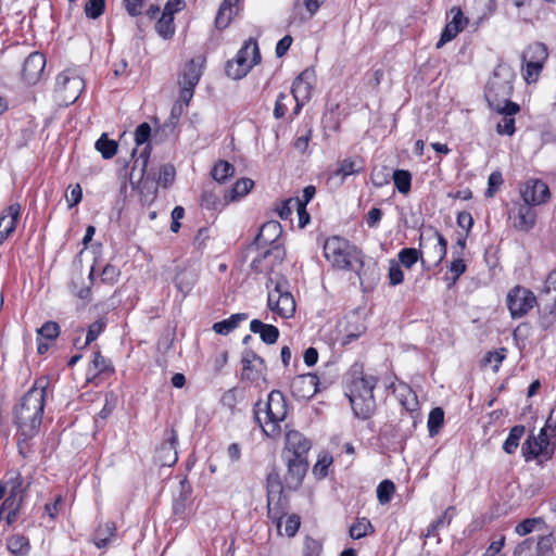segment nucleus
Here are the masks:
<instances>
[{"label":"nucleus","mask_w":556,"mask_h":556,"mask_svg":"<svg viewBox=\"0 0 556 556\" xmlns=\"http://www.w3.org/2000/svg\"><path fill=\"white\" fill-rule=\"evenodd\" d=\"M324 255L333 268L355 273L364 292H369L377 286L380 278L377 264L367 260L348 240L338 236L328 238L324 243Z\"/></svg>","instance_id":"f257e3e1"},{"label":"nucleus","mask_w":556,"mask_h":556,"mask_svg":"<svg viewBox=\"0 0 556 556\" xmlns=\"http://www.w3.org/2000/svg\"><path fill=\"white\" fill-rule=\"evenodd\" d=\"M47 386L45 378L38 379L14 409V422L24 440L33 438L39 431Z\"/></svg>","instance_id":"f03ea898"},{"label":"nucleus","mask_w":556,"mask_h":556,"mask_svg":"<svg viewBox=\"0 0 556 556\" xmlns=\"http://www.w3.org/2000/svg\"><path fill=\"white\" fill-rule=\"evenodd\" d=\"M514 77L508 66L500 65L494 70L485 88L489 105L503 115H515L520 110L517 103L510 101Z\"/></svg>","instance_id":"7ed1b4c3"},{"label":"nucleus","mask_w":556,"mask_h":556,"mask_svg":"<svg viewBox=\"0 0 556 556\" xmlns=\"http://www.w3.org/2000/svg\"><path fill=\"white\" fill-rule=\"evenodd\" d=\"M288 415V406L285 395L279 390H273L267 400L257 402L254 406V417L263 433L271 439H277L281 434V422Z\"/></svg>","instance_id":"20e7f679"},{"label":"nucleus","mask_w":556,"mask_h":556,"mask_svg":"<svg viewBox=\"0 0 556 556\" xmlns=\"http://www.w3.org/2000/svg\"><path fill=\"white\" fill-rule=\"evenodd\" d=\"M269 285L274 287L268 290L267 307L280 316L281 318H291L294 316L296 309L295 300L290 291L289 281L286 278L269 279Z\"/></svg>","instance_id":"39448f33"},{"label":"nucleus","mask_w":556,"mask_h":556,"mask_svg":"<svg viewBox=\"0 0 556 556\" xmlns=\"http://www.w3.org/2000/svg\"><path fill=\"white\" fill-rule=\"evenodd\" d=\"M261 61L260 49L256 40L248 39L232 61L226 64V74L232 79H241L250 70Z\"/></svg>","instance_id":"423d86ee"},{"label":"nucleus","mask_w":556,"mask_h":556,"mask_svg":"<svg viewBox=\"0 0 556 556\" xmlns=\"http://www.w3.org/2000/svg\"><path fill=\"white\" fill-rule=\"evenodd\" d=\"M85 89V81L76 70L63 71L56 77V94L63 105L73 104Z\"/></svg>","instance_id":"0eeeda50"},{"label":"nucleus","mask_w":556,"mask_h":556,"mask_svg":"<svg viewBox=\"0 0 556 556\" xmlns=\"http://www.w3.org/2000/svg\"><path fill=\"white\" fill-rule=\"evenodd\" d=\"M556 447V432L545 425L540 433L530 435L522 446L523 454L531 457L549 458Z\"/></svg>","instance_id":"6e6552de"},{"label":"nucleus","mask_w":556,"mask_h":556,"mask_svg":"<svg viewBox=\"0 0 556 556\" xmlns=\"http://www.w3.org/2000/svg\"><path fill=\"white\" fill-rule=\"evenodd\" d=\"M547 56V48L541 42L530 45L523 52V77L528 84L535 83L538 80Z\"/></svg>","instance_id":"1a4fd4ad"},{"label":"nucleus","mask_w":556,"mask_h":556,"mask_svg":"<svg viewBox=\"0 0 556 556\" xmlns=\"http://www.w3.org/2000/svg\"><path fill=\"white\" fill-rule=\"evenodd\" d=\"M506 303L510 316L513 318H521L534 307L538 300L531 290L516 286L507 293Z\"/></svg>","instance_id":"9d476101"},{"label":"nucleus","mask_w":556,"mask_h":556,"mask_svg":"<svg viewBox=\"0 0 556 556\" xmlns=\"http://www.w3.org/2000/svg\"><path fill=\"white\" fill-rule=\"evenodd\" d=\"M425 256L421 257V265L426 269H430L431 266H438L444 260L447 253V241L437 230H431L426 238Z\"/></svg>","instance_id":"9b49d317"},{"label":"nucleus","mask_w":556,"mask_h":556,"mask_svg":"<svg viewBox=\"0 0 556 556\" xmlns=\"http://www.w3.org/2000/svg\"><path fill=\"white\" fill-rule=\"evenodd\" d=\"M315 83V74L311 70L303 71L293 81L291 93L295 101L294 114H299L302 106L311 99Z\"/></svg>","instance_id":"f8f14e48"},{"label":"nucleus","mask_w":556,"mask_h":556,"mask_svg":"<svg viewBox=\"0 0 556 556\" xmlns=\"http://www.w3.org/2000/svg\"><path fill=\"white\" fill-rule=\"evenodd\" d=\"M285 450L287 457H307V453L312 447L311 441L300 431L285 426Z\"/></svg>","instance_id":"ddd939ff"},{"label":"nucleus","mask_w":556,"mask_h":556,"mask_svg":"<svg viewBox=\"0 0 556 556\" xmlns=\"http://www.w3.org/2000/svg\"><path fill=\"white\" fill-rule=\"evenodd\" d=\"M509 220L515 229L529 231L536 220L535 210L526 203H517L509 211Z\"/></svg>","instance_id":"4468645a"},{"label":"nucleus","mask_w":556,"mask_h":556,"mask_svg":"<svg viewBox=\"0 0 556 556\" xmlns=\"http://www.w3.org/2000/svg\"><path fill=\"white\" fill-rule=\"evenodd\" d=\"M523 203L530 206L544 203L549 198L547 185L541 180H529L520 189Z\"/></svg>","instance_id":"2eb2a0df"},{"label":"nucleus","mask_w":556,"mask_h":556,"mask_svg":"<svg viewBox=\"0 0 556 556\" xmlns=\"http://www.w3.org/2000/svg\"><path fill=\"white\" fill-rule=\"evenodd\" d=\"M318 377L314 374L296 376L291 382V392L299 400H308L317 392Z\"/></svg>","instance_id":"dca6fc26"},{"label":"nucleus","mask_w":556,"mask_h":556,"mask_svg":"<svg viewBox=\"0 0 556 556\" xmlns=\"http://www.w3.org/2000/svg\"><path fill=\"white\" fill-rule=\"evenodd\" d=\"M287 466L286 484L290 489H296L307 472V457H287Z\"/></svg>","instance_id":"f3484780"},{"label":"nucleus","mask_w":556,"mask_h":556,"mask_svg":"<svg viewBox=\"0 0 556 556\" xmlns=\"http://www.w3.org/2000/svg\"><path fill=\"white\" fill-rule=\"evenodd\" d=\"M21 216V205L13 203L0 214V244H2L16 229Z\"/></svg>","instance_id":"a211bd4d"},{"label":"nucleus","mask_w":556,"mask_h":556,"mask_svg":"<svg viewBox=\"0 0 556 556\" xmlns=\"http://www.w3.org/2000/svg\"><path fill=\"white\" fill-rule=\"evenodd\" d=\"M451 14L453 15V18L445 25L441 34V38L437 43V48H441L446 42L454 39L467 24V18L463 15V12L458 7H453L451 9Z\"/></svg>","instance_id":"6ab92c4d"},{"label":"nucleus","mask_w":556,"mask_h":556,"mask_svg":"<svg viewBox=\"0 0 556 556\" xmlns=\"http://www.w3.org/2000/svg\"><path fill=\"white\" fill-rule=\"evenodd\" d=\"M46 66L45 55L40 52L30 53L23 66V77L28 84H35L43 73Z\"/></svg>","instance_id":"aec40b11"},{"label":"nucleus","mask_w":556,"mask_h":556,"mask_svg":"<svg viewBox=\"0 0 556 556\" xmlns=\"http://www.w3.org/2000/svg\"><path fill=\"white\" fill-rule=\"evenodd\" d=\"M348 396L355 416L367 419L372 415L376 407L374 394L366 391L365 394H349Z\"/></svg>","instance_id":"412c9836"},{"label":"nucleus","mask_w":556,"mask_h":556,"mask_svg":"<svg viewBox=\"0 0 556 556\" xmlns=\"http://www.w3.org/2000/svg\"><path fill=\"white\" fill-rule=\"evenodd\" d=\"M242 378L249 381L257 380L265 367L264 361L253 352H245L242 357Z\"/></svg>","instance_id":"4be33fe9"},{"label":"nucleus","mask_w":556,"mask_h":556,"mask_svg":"<svg viewBox=\"0 0 556 556\" xmlns=\"http://www.w3.org/2000/svg\"><path fill=\"white\" fill-rule=\"evenodd\" d=\"M268 484V517L273 519V521L276 523L277 531L279 534H282L281 526L283 521V517L279 515L278 511H276V508L273 507V502L275 500V495L278 494V497H280L281 494V485L278 481L277 476H269L267 479Z\"/></svg>","instance_id":"5701e85b"},{"label":"nucleus","mask_w":556,"mask_h":556,"mask_svg":"<svg viewBox=\"0 0 556 556\" xmlns=\"http://www.w3.org/2000/svg\"><path fill=\"white\" fill-rule=\"evenodd\" d=\"M204 61V58L198 56L186 64L180 84L195 88L202 75Z\"/></svg>","instance_id":"b1692460"},{"label":"nucleus","mask_w":556,"mask_h":556,"mask_svg":"<svg viewBox=\"0 0 556 556\" xmlns=\"http://www.w3.org/2000/svg\"><path fill=\"white\" fill-rule=\"evenodd\" d=\"M281 232L282 228L278 222H267L262 226L256 237V243L258 245L275 244Z\"/></svg>","instance_id":"393cba45"},{"label":"nucleus","mask_w":556,"mask_h":556,"mask_svg":"<svg viewBox=\"0 0 556 556\" xmlns=\"http://www.w3.org/2000/svg\"><path fill=\"white\" fill-rule=\"evenodd\" d=\"M239 0H224L217 12L215 24L219 29L226 28L238 12Z\"/></svg>","instance_id":"a878e982"},{"label":"nucleus","mask_w":556,"mask_h":556,"mask_svg":"<svg viewBox=\"0 0 556 556\" xmlns=\"http://www.w3.org/2000/svg\"><path fill=\"white\" fill-rule=\"evenodd\" d=\"M250 330L253 333H258L262 341L267 344H274L279 338V330L277 327L264 324L260 319L251 320Z\"/></svg>","instance_id":"bb28decb"},{"label":"nucleus","mask_w":556,"mask_h":556,"mask_svg":"<svg viewBox=\"0 0 556 556\" xmlns=\"http://www.w3.org/2000/svg\"><path fill=\"white\" fill-rule=\"evenodd\" d=\"M23 503V496L8 495L3 504L0 506V510L5 515L8 525H12L17 519V514Z\"/></svg>","instance_id":"cd10ccee"},{"label":"nucleus","mask_w":556,"mask_h":556,"mask_svg":"<svg viewBox=\"0 0 556 556\" xmlns=\"http://www.w3.org/2000/svg\"><path fill=\"white\" fill-rule=\"evenodd\" d=\"M116 535L115 522L108 521L104 525L99 526L94 533L93 542L98 548H105L111 539Z\"/></svg>","instance_id":"c85d7f7f"},{"label":"nucleus","mask_w":556,"mask_h":556,"mask_svg":"<svg viewBox=\"0 0 556 556\" xmlns=\"http://www.w3.org/2000/svg\"><path fill=\"white\" fill-rule=\"evenodd\" d=\"M177 437L176 434H173L169 441L162 444V446L159 450V460L162 463L163 466H172L174 465L177 459Z\"/></svg>","instance_id":"c756f323"},{"label":"nucleus","mask_w":556,"mask_h":556,"mask_svg":"<svg viewBox=\"0 0 556 556\" xmlns=\"http://www.w3.org/2000/svg\"><path fill=\"white\" fill-rule=\"evenodd\" d=\"M247 318H248V315L244 313L233 314L227 319L215 323L213 325V330L218 334L226 336V334L230 333L233 329H236L238 327V325L241 321L245 320Z\"/></svg>","instance_id":"7c9ffc66"},{"label":"nucleus","mask_w":556,"mask_h":556,"mask_svg":"<svg viewBox=\"0 0 556 556\" xmlns=\"http://www.w3.org/2000/svg\"><path fill=\"white\" fill-rule=\"evenodd\" d=\"M7 547L14 556H26L30 549L28 539L21 534L11 535L7 541Z\"/></svg>","instance_id":"2f4dec72"},{"label":"nucleus","mask_w":556,"mask_h":556,"mask_svg":"<svg viewBox=\"0 0 556 556\" xmlns=\"http://www.w3.org/2000/svg\"><path fill=\"white\" fill-rule=\"evenodd\" d=\"M375 387H376V379L372 376L356 377L351 382L349 394H365L366 391L369 394H372Z\"/></svg>","instance_id":"473e14b6"},{"label":"nucleus","mask_w":556,"mask_h":556,"mask_svg":"<svg viewBox=\"0 0 556 556\" xmlns=\"http://www.w3.org/2000/svg\"><path fill=\"white\" fill-rule=\"evenodd\" d=\"M254 182L250 178H241L235 182L230 191L225 194L227 202L235 201L241 197H244L253 188Z\"/></svg>","instance_id":"72a5a7b5"},{"label":"nucleus","mask_w":556,"mask_h":556,"mask_svg":"<svg viewBox=\"0 0 556 556\" xmlns=\"http://www.w3.org/2000/svg\"><path fill=\"white\" fill-rule=\"evenodd\" d=\"M363 170V164L359 159H344L339 163V166L336 170L337 176H341L342 178H346L351 175H356Z\"/></svg>","instance_id":"f704fd0d"},{"label":"nucleus","mask_w":556,"mask_h":556,"mask_svg":"<svg viewBox=\"0 0 556 556\" xmlns=\"http://www.w3.org/2000/svg\"><path fill=\"white\" fill-rule=\"evenodd\" d=\"M235 174V167L227 161H218L212 168L211 175L218 184H224Z\"/></svg>","instance_id":"c9c22d12"},{"label":"nucleus","mask_w":556,"mask_h":556,"mask_svg":"<svg viewBox=\"0 0 556 556\" xmlns=\"http://www.w3.org/2000/svg\"><path fill=\"white\" fill-rule=\"evenodd\" d=\"M156 33L164 39H169L175 34L174 16L162 13L155 24Z\"/></svg>","instance_id":"e433bc0d"},{"label":"nucleus","mask_w":556,"mask_h":556,"mask_svg":"<svg viewBox=\"0 0 556 556\" xmlns=\"http://www.w3.org/2000/svg\"><path fill=\"white\" fill-rule=\"evenodd\" d=\"M397 256L400 265L402 264L405 268H412L418 261L421 262L424 252L414 248H405L399 252Z\"/></svg>","instance_id":"4c0bfd02"},{"label":"nucleus","mask_w":556,"mask_h":556,"mask_svg":"<svg viewBox=\"0 0 556 556\" xmlns=\"http://www.w3.org/2000/svg\"><path fill=\"white\" fill-rule=\"evenodd\" d=\"M372 532L374 527L367 518L357 519L349 529L350 538L353 540H359Z\"/></svg>","instance_id":"58836bf2"},{"label":"nucleus","mask_w":556,"mask_h":556,"mask_svg":"<svg viewBox=\"0 0 556 556\" xmlns=\"http://www.w3.org/2000/svg\"><path fill=\"white\" fill-rule=\"evenodd\" d=\"M525 434V427L523 426H515L510 429L509 434L507 439L505 440L503 444V450L507 454H513L516 452L519 441Z\"/></svg>","instance_id":"ea45409f"},{"label":"nucleus","mask_w":556,"mask_h":556,"mask_svg":"<svg viewBox=\"0 0 556 556\" xmlns=\"http://www.w3.org/2000/svg\"><path fill=\"white\" fill-rule=\"evenodd\" d=\"M393 182L400 193L407 194L410 191L412 175L408 170L396 169L393 173Z\"/></svg>","instance_id":"a19ab883"},{"label":"nucleus","mask_w":556,"mask_h":556,"mask_svg":"<svg viewBox=\"0 0 556 556\" xmlns=\"http://www.w3.org/2000/svg\"><path fill=\"white\" fill-rule=\"evenodd\" d=\"M96 149L101 153L103 159H112L117 152V143L114 140H110L105 134H103L96 142Z\"/></svg>","instance_id":"79ce46f5"},{"label":"nucleus","mask_w":556,"mask_h":556,"mask_svg":"<svg viewBox=\"0 0 556 556\" xmlns=\"http://www.w3.org/2000/svg\"><path fill=\"white\" fill-rule=\"evenodd\" d=\"M444 422V412L441 407L431 409L428 416V430L431 437L438 434Z\"/></svg>","instance_id":"37998d69"},{"label":"nucleus","mask_w":556,"mask_h":556,"mask_svg":"<svg viewBox=\"0 0 556 556\" xmlns=\"http://www.w3.org/2000/svg\"><path fill=\"white\" fill-rule=\"evenodd\" d=\"M395 492V485L391 480H383L377 486V498L381 505L388 504Z\"/></svg>","instance_id":"c03bdc74"},{"label":"nucleus","mask_w":556,"mask_h":556,"mask_svg":"<svg viewBox=\"0 0 556 556\" xmlns=\"http://www.w3.org/2000/svg\"><path fill=\"white\" fill-rule=\"evenodd\" d=\"M269 257H274L275 260L281 262L282 258H283V251L281 249H279L278 245H275L270 250H267L266 252H264L262 258L253 260L252 263H251V267L255 271H260V273L264 271L265 268L262 266V261L263 260H267Z\"/></svg>","instance_id":"a18cd8bd"},{"label":"nucleus","mask_w":556,"mask_h":556,"mask_svg":"<svg viewBox=\"0 0 556 556\" xmlns=\"http://www.w3.org/2000/svg\"><path fill=\"white\" fill-rule=\"evenodd\" d=\"M544 292L549 298L547 299L551 312L556 307V269L551 271L544 285Z\"/></svg>","instance_id":"49530a36"},{"label":"nucleus","mask_w":556,"mask_h":556,"mask_svg":"<svg viewBox=\"0 0 556 556\" xmlns=\"http://www.w3.org/2000/svg\"><path fill=\"white\" fill-rule=\"evenodd\" d=\"M197 281L194 273H181L176 278V287L184 294H188Z\"/></svg>","instance_id":"de8ad7c7"},{"label":"nucleus","mask_w":556,"mask_h":556,"mask_svg":"<svg viewBox=\"0 0 556 556\" xmlns=\"http://www.w3.org/2000/svg\"><path fill=\"white\" fill-rule=\"evenodd\" d=\"M59 333L60 327L54 321H47L37 330L39 339H47L49 341L55 340Z\"/></svg>","instance_id":"09e8293b"},{"label":"nucleus","mask_w":556,"mask_h":556,"mask_svg":"<svg viewBox=\"0 0 556 556\" xmlns=\"http://www.w3.org/2000/svg\"><path fill=\"white\" fill-rule=\"evenodd\" d=\"M105 9V0H89L85 4V14L88 18L96 20L101 16Z\"/></svg>","instance_id":"8fccbe9b"},{"label":"nucleus","mask_w":556,"mask_h":556,"mask_svg":"<svg viewBox=\"0 0 556 556\" xmlns=\"http://www.w3.org/2000/svg\"><path fill=\"white\" fill-rule=\"evenodd\" d=\"M389 283L391 286H397L404 280V273L399 262L391 260L389 263Z\"/></svg>","instance_id":"3c124183"},{"label":"nucleus","mask_w":556,"mask_h":556,"mask_svg":"<svg viewBox=\"0 0 556 556\" xmlns=\"http://www.w3.org/2000/svg\"><path fill=\"white\" fill-rule=\"evenodd\" d=\"M300 201V198H290L283 202L280 203V205L277 207V213L281 219H288L293 210H296L298 203Z\"/></svg>","instance_id":"603ef678"},{"label":"nucleus","mask_w":556,"mask_h":556,"mask_svg":"<svg viewBox=\"0 0 556 556\" xmlns=\"http://www.w3.org/2000/svg\"><path fill=\"white\" fill-rule=\"evenodd\" d=\"M9 489L10 495L23 496V481L22 477L18 472H15L5 483H3Z\"/></svg>","instance_id":"864d4df0"},{"label":"nucleus","mask_w":556,"mask_h":556,"mask_svg":"<svg viewBox=\"0 0 556 556\" xmlns=\"http://www.w3.org/2000/svg\"><path fill=\"white\" fill-rule=\"evenodd\" d=\"M514 115H504V117L497 123L496 131L498 135L513 136L515 132V119Z\"/></svg>","instance_id":"5fc2aeb1"},{"label":"nucleus","mask_w":556,"mask_h":556,"mask_svg":"<svg viewBox=\"0 0 556 556\" xmlns=\"http://www.w3.org/2000/svg\"><path fill=\"white\" fill-rule=\"evenodd\" d=\"M105 327V321L103 319H98L92 323L87 331L85 346L93 342L103 331Z\"/></svg>","instance_id":"6e6d98bb"},{"label":"nucleus","mask_w":556,"mask_h":556,"mask_svg":"<svg viewBox=\"0 0 556 556\" xmlns=\"http://www.w3.org/2000/svg\"><path fill=\"white\" fill-rule=\"evenodd\" d=\"M454 511H455V509H454L453 507H448V508L444 511V514H443V515H442V516H441L437 521H434V522L431 525L430 529L428 530L427 535H428V536H430V535H432V534H433V532H434L437 529H439L440 527H444V526H446V525H450L451 519H452V517H453V515H454Z\"/></svg>","instance_id":"4d7b16f0"},{"label":"nucleus","mask_w":556,"mask_h":556,"mask_svg":"<svg viewBox=\"0 0 556 556\" xmlns=\"http://www.w3.org/2000/svg\"><path fill=\"white\" fill-rule=\"evenodd\" d=\"M332 463V458L328 455H324L318 459L313 468V472L316 477L325 478L328 475V467Z\"/></svg>","instance_id":"13d9d810"},{"label":"nucleus","mask_w":556,"mask_h":556,"mask_svg":"<svg viewBox=\"0 0 556 556\" xmlns=\"http://www.w3.org/2000/svg\"><path fill=\"white\" fill-rule=\"evenodd\" d=\"M300 517L298 515H290L285 520V532L283 534L291 538L294 536L300 528Z\"/></svg>","instance_id":"bf43d9fd"},{"label":"nucleus","mask_w":556,"mask_h":556,"mask_svg":"<svg viewBox=\"0 0 556 556\" xmlns=\"http://www.w3.org/2000/svg\"><path fill=\"white\" fill-rule=\"evenodd\" d=\"M151 135V127L148 123L140 124L135 131V141L137 146L148 142Z\"/></svg>","instance_id":"052dcab7"},{"label":"nucleus","mask_w":556,"mask_h":556,"mask_svg":"<svg viewBox=\"0 0 556 556\" xmlns=\"http://www.w3.org/2000/svg\"><path fill=\"white\" fill-rule=\"evenodd\" d=\"M503 184V177L500 172H493L488 179L489 188L485 192L486 197H493L496 190Z\"/></svg>","instance_id":"680f3d73"},{"label":"nucleus","mask_w":556,"mask_h":556,"mask_svg":"<svg viewBox=\"0 0 556 556\" xmlns=\"http://www.w3.org/2000/svg\"><path fill=\"white\" fill-rule=\"evenodd\" d=\"M287 100H290L288 94L282 92L279 93L274 109V115L276 118H281L286 115L288 111V104L286 103Z\"/></svg>","instance_id":"e2e57ef3"},{"label":"nucleus","mask_w":556,"mask_h":556,"mask_svg":"<svg viewBox=\"0 0 556 556\" xmlns=\"http://www.w3.org/2000/svg\"><path fill=\"white\" fill-rule=\"evenodd\" d=\"M193 92H194V87L181 85L179 100H178V103L174 106L173 111H176L177 108H179V110L181 111V109H182L181 103H184L187 106L193 97Z\"/></svg>","instance_id":"0e129e2a"},{"label":"nucleus","mask_w":556,"mask_h":556,"mask_svg":"<svg viewBox=\"0 0 556 556\" xmlns=\"http://www.w3.org/2000/svg\"><path fill=\"white\" fill-rule=\"evenodd\" d=\"M540 521L539 518L526 519L516 526V533L521 536L527 535L534 530L535 525Z\"/></svg>","instance_id":"69168bd1"},{"label":"nucleus","mask_w":556,"mask_h":556,"mask_svg":"<svg viewBox=\"0 0 556 556\" xmlns=\"http://www.w3.org/2000/svg\"><path fill=\"white\" fill-rule=\"evenodd\" d=\"M70 188L71 190L70 193L66 194V200L68 203V207H73L81 201L83 190L79 184L71 186Z\"/></svg>","instance_id":"338daca9"},{"label":"nucleus","mask_w":556,"mask_h":556,"mask_svg":"<svg viewBox=\"0 0 556 556\" xmlns=\"http://www.w3.org/2000/svg\"><path fill=\"white\" fill-rule=\"evenodd\" d=\"M505 349L500 351L489 352L485 356V363L493 365L494 370H497L503 359L505 358Z\"/></svg>","instance_id":"774afa93"}]
</instances>
